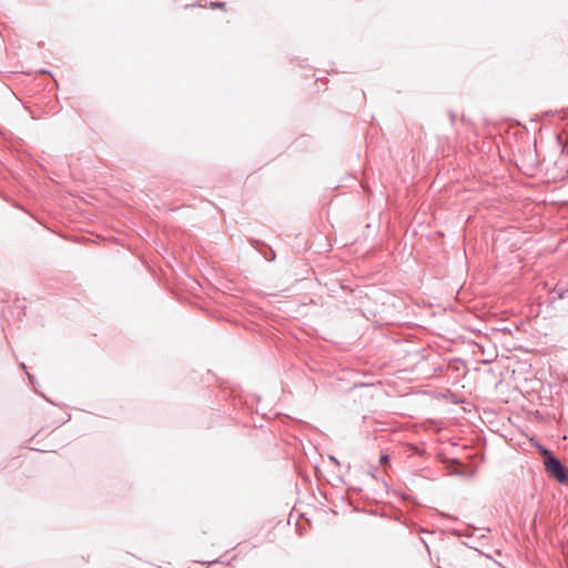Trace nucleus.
Masks as SVG:
<instances>
[{"label":"nucleus","instance_id":"f257e3e1","mask_svg":"<svg viewBox=\"0 0 568 568\" xmlns=\"http://www.w3.org/2000/svg\"><path fill=\"white\" fill-rule=\"evenodd\" d=\"M544 466L547 474L555 478L559 484L568 481L567 468L555 455L548 457L547 460L544 462Z\"/></svg>","mask_w":568,"mask_h":568},{"label":"nucleus","instance_id":"f03ea898","mask_svg":"<svg viewBox=\"0 0 568 568\" xmlns=\"http://www.w3.org/2000/svg\"><path fill=\"white\" fill-rule=\"evenodd\" d=\"M535 447L537 448L538 453L541 455L544 462L547 460L548 457H551L554 454L548 448H546L541 444H536Z\"/></svg>","mask_w":568,"mask_h":568},{"label":"nucleus","instance_id":"7ed1b4c3","mask_svg":"<svg viewBox=\"0 0 568 568\" xmlns=\"http://www.w3.org/2000/svg\"><path fill=\"white\" fill-rule=\"evenodd\" d=\"M389 459V456L388 455H382L381 456V464L382 465H385Z\"/></svg>","mask_w":568,"mask_h":568},{"label":"nucleus","instance_id":"20e7f679","mask_svg":"<svg viewBox=\"0 0 568 568\" xmlns=\"http://www.w3.org/2000/svg\"><path fill=\"white\" fill-rule=\"evenodd\" d=\"M213 7H215V8H224L225 3L224 2H216V3L213 4Z\"/></svg>","mask_w":568,"mask_h":568},{"label":"nucleus","instance_id":"39448f33","mask_svg":"<svg viewBox=\"0 0 568 568\" xmlns=\"http://www.w3.org/2000/svg\"><path fill=\"white\" fill-rule=\"evenodd\" d=\"M450 119H452V121L455 120V115L453 113L450 114Z\"/></svg>","mask_w":568,"mask_h":568}]
</instances>
